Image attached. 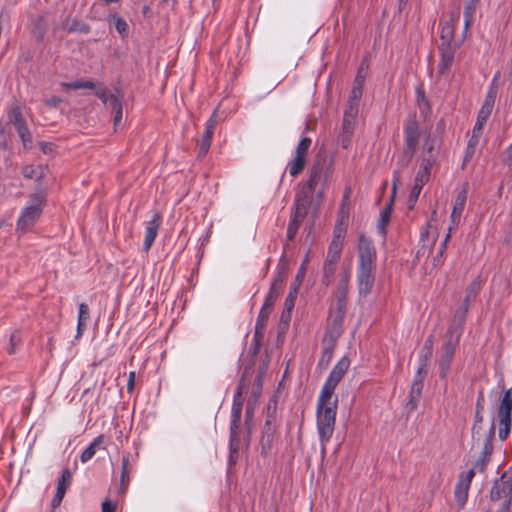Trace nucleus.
Returning a JSON list of instances; mask_svg holds the SVG:
<instances>
[{"instance_id":"obj_1","label":"nucleus","mask_w":512,"mask_h":512,"mask_svg":"<svg viewBox=\"0 0 512 512\" xmlns=\"http://www.w3.org/2000/svg\"><path fill=\"white\" fill-rule=\"evenodd\" d=\"M332 174L331 164H328L325 157L317 156L309 172V177L303 185L302 191L296 197L312 203L313 194L318 185L328 186Z\"/></svg>"},{"instance_id":"obj_2","label":"nucleus","mask_w":512,"mask_h":512,"mask_svg":"<svg viewBox=\"0 0 512 512\" xmlns=\"http://www.w3.org/2000/svg\"><path fill=\"white\" fill-rule=\"evenodd\" d=\"M491 502L503 499L500 507L495 512H511L512 504V467L503 472L499 479L495 480L490 492Z\"/></svg>"},{"instance_id":"obj_3","label":"nucleus","mask_w":512,"mask_h":512,"mask_svg":"<svg viewBox=\"0 0 512 512\" xmlns=\"http://www.w3.org/2000/svg\"><path fill=\"white\" fill-rule=\"evenodd\" d=\"M336 412L337 408L332 406H327L326 408L322 409L316 408L317 431L321 445L322 456H325L326 444L330 441L334 432Z\"/></svg>"},{"instance_id":"obj_4","label":"nucleus","mask_w":512,"mask_h":512,"mask_svg":"<svg viewBox=\"0 0 512 512\" xmlns=\"http://www.w3.org/2000/svg\"><path fill=\"white\" fill-rule=\"evenodd\" d=\"M44 203L45 198L43 194H32L17 220V229L22 232L30 229L41 216Z\"/></svg>"},{"instance_id":"obj_5","label":"nucleus","mask_w":512,"mask_h":512,"mask_svg":"<svg viewBox=\"0 0 512 512\" xmlns=\"http://www.w3.org/2000/svg\"><path fill=\"white\" fill-rule=\"evenodd\" d=\"M453 333H454V328L451 326V327H449L448 332H447L449 338L443 344L442 354H441L440 359L438 360V372H439V377L442 380L447 379V377L449 375L451 365H452L454 355H455L456 346H457L458 340H459L460 334H458L456 336V338L453 339Z\"/></svg>"},{"instance_id":"obj_6","label":"nucleus","mask_w":512,"mask_h":512,"mask_svg":"<svg viewBox=\"0 0 512 512\" xmlns=\"http://www.w3.org/2000/svg\"><path fill=\"white\" fill-rule=\"evenodd\" d=\"M404 133H405L406 151L403 155V159H402L401 163H402V166H407L408 163L411 161V159L417 149L418 141H419V137H420L418 122L414 115L409 116V118L406 120L405 127H404Z\"/></svg>"},{"instance_id":"obj_7","label":"nucleus","mask_w":512,"mask_h":512,"mask_svg":"<svg viewBox=\"0 0 512 512\" xmlns=\"http://www.w3.org/2000/svg\"><path fill=\"white\" fill-rule=\"evenodd\" d=\"M497 416L500 425L499 438L506 440L512 426V397H510L509 392H504L497 409Z\"/></svg>"},{"instance_id":"obj_8","label":"nucleus","mask_w":512,"mask_h":512,"mask_svg":"<svg viewBox=\"0 0 512 512\" xmlns=\"http://www.w3.org/2000/svg\"><path fill=\"white\" fill-rule=\"evenodd\" d=\"M311 203L307 202V200H302L298 197H295L294 205L292 208L290 221L287 228V240H294L299 227L307 216L308 209Z\"/></svg>"},{"instance_id":"obj_9","label":"nucleus","mask_w":512,"mask_h":512,"mask_svg":"<svg viewBox=\"0 0 512 512\" xmlns=\"http://www.w3.org/2000/svg\"><path fill=\"white\" fill-rule=\"evenodd\" d=\"M276 432V403L272 407L271 404H268L267 407V417L263 426L262 436H261V448L262 453H266L272 445L274 440V435Z\"/></svg>"},{"instance_id":"obj_10","label":"nucleus","mask_w":512,"mask_h":512,"mask_svg":"<svg viewBox=\"0 0 512 512\" xmlns=\"http://www.w3.org/2000/svg\"><path fill=\"white\" fill-rule=\"evenodd\" d=\"M242 404H236L234 402L231 414L230 423V440H229V451L230 460L232 461L233 456L237 455L240 449V436H239V422L241 417Z\"/></svg>"},{"instance_id":"obj_11","label":"nucleus","mask_w":512,"mask_h":512,"mask_svg":"<svg viewBox=\"0 0 512 512\" xmlns=\"http://www.w3.org/2000/svg\"><path fill=\"white\" fill-rule=\"evenodd\" d=\"M358 269H375L376 249L373 242L364 235L359 237Z\"/></svg>"},{"instance_id":"obj_12","label":"nucleus","mask_w":512,"mask_h":512,"mask_svg":"<svg viewBox=\"0 0 512 512\" xmlns=\"http://www.w3.org/2000/svg\"><path fill=\"white\" fill-rule=\"evenodd\" d=\"M495 436V425L494 423L491 424L487 435L485 437V441L483 444L482 451L477 458V460L474 463V469H477L480 473H484L486 470L487 465L489 464L491 460V455L493 452V439Z\"/></svg>"},{"instance_id":"obj_13","label":"nucleus","mask_w":512,"mask_h":512,"mask_svg":"<svg viewBox=\"0 0 512 512\" xmlns=\"http://www.w3.org/2000/svg\"><path fill=\"white\" fill-rule=\"evenodd\" d=\"M399 181H400L399 171L395 170L393 172V178H392V193H391V197H390L389 203L380 212V217H379L378 225H377L378 232L383 237L386 236V227H387V225H388V223L390 221L391 212H392V205H393V202H394V197H395V194H396V190H397V186H398Z\"/></svg>"},{"instance_id":"obj_14","label":"nucleus","mask_w":512,"mask_h":512,"mask_svg":"<svg viewBox=\"0 0 512 512\" xmlns=\"http://www.w3.org/2000/svg\"><path fill=\"white\" fill-rule=\"evenodd\" d=\"M459 46H460V43H454V44L445 43V44H440L438 46L440 61L438 64L437 71L440 75H445L451 68L452 63L454 61L455 53H456L457 49L459 48Z\"/></svg>"},{"instance_id":"obj_15","label":"nucleus","mask_w":512,"mask_h":512,"mask_svg":"<svg viewBox=\"0 0 512 512\" xmlns=\"http://www.w3.org/2000/svg\"><path fill=\"white\" fill-rule=\"evenodd\" d=\"M216 125V111L211 115L205 124V130L198 143L197 156L203 158L208 153Z\"/></svg>"},{"instance_id":"obj_16","label":"nucleus","mask_w":512,"mask_h":512,"mask_svg":"<svg viewBox=\"0 0 512 512\" xmlns=\"http://www.w3.org/2000/svg\"><path fill=\"white\" fill-rule=\"evenodd\" d=\"M71 483H72V474L68 468H65L62 470L61 476L58 479L56 493L51 501V506L53 508H56L61 504V502L66 494V491L70 487Z\"/></svg>"},{"instance_id":"obj_17","label":"nucleus","mask_w":512,"mask_h":512,"mask_svg":"<svg viewBox=\"0 0 512 512\" xmlns=\"http://www.w3.org/2000/svg\"><path fill=\"white\" fill-rule=\"evenodd\" d=\"M161 225V216L158 212L154 213L152 218L147 222L146 228H145V239L143 243V251L148 252L153 245L157 234L159 227Z\"/></svg>"},{"instance_id":"obj_18","label":"nucleus","mask_w":512,"mask_h":512,"mask_svg":"<svg viewBox=\"0 0 512 512\" xmlns=\"http://www.w3.org/2000/svg\"><path fill=\"white\" fill-rule=\"evenodd\" d=\"M468 183H464L462 189L458 192L453 209L451 212V222L454 226H458L461 220L462 213L465 208L467 193H468Z\"/></svg>"},{"instance_id":"obj_19","label":"nucleus","mask_w":512,"mask_h":512,"mask_svg":"<svg viewBox=\"0 0 512 512\" xmlns=\"http://www.w3.org/2000/svg\"><path fill=\"white\" fill-rule=\"evenodd\" d=\"M375 269H358L357 280L359 295L366 297L372 291L375 275Z\"/></svg>"},{"instance_id":"obj_20","label":"nucleus","mask_w":512,"mask_h":512,"mask_svg":"<svg viewBox=\"0 0 512 512\" xmlns=\"http://www.w3.org/2000/svg\"><path fill=\"white\" fill-rule=\"evenodd\" d=\"M460 12L456 11L451 13L448 21L444 23L440 31L441 44L449 43L454 44L458 43L454 39L455 25L459 22Z\"/></svg>"},{"instance_id":"obj_21","label":"nucleus","mask_w":512,"mask_h":512,"mask_svg":"<svg viewBox=\"0 0 512 512\" xmlns=\"http://www.w3.org/2000/svg\"><path fill=\"white\" fill-rule=\"evenodd\" d=\"M350 365V360L348 357L344 356L342 357L333 367L332 371L330 372L328 378L325 382L332 384L337 387L338 383L342 380L345 373L347 372Z\"/></svg>"},{"instance_id":"obj_22","label":"nucleus","mask_w":512,"mask_h":512,"mask_svg":"<svg viewBox=\"0 0 512 512\" xmlns=\"http://www.w3.org/2000/svg\"><path fill=\"white\" fill-rule=\"evenodd\" d=\"M335 388L336 386L332 384H329L327 382L324 383L317 400V408L322 409L326 408L327 406L337 408V397H335L334 400H332Z\"/></svg>"},{"instance_id":"obj_23","label":"nucleus","mask_w":512,"mask_h":512,"mask_svg":"<svg viewBox=\"0 0 512 512\" xmlns=\"http://www.w3.org/2000/svg\"><path fill=\"white\" fill-rule=\"evenodd\" d=\"M357 117H349L347 115H343L342 120V131L339 136L340 142L343 148H348L351 142V137L354 133L355 124Z\"/></svg>"},{"instance_id":"obj_24","label":"nucleus","mask_w":512,"mask_h":512,"mask_svg":"<svg viewBox=\"0 0 512 512\" xmlns=\"http://www.w3.org/2000/svg\"><path fill=\"white\" fill-rule=\"evenodd\" d=\"M429 178L426 177L425 171H418L415 177V183L412 187L408 198V208L411 210L414 208L418 197L422 191V188L426 182H428Z\"/></svg>"},{"instance_id":"obj_25","label":"nucleus","mask_w":512,"mask_h":512,"mask_svg":"<svg viewBox=\"0 0 512 512\" xmlns=\"http://www.w3.org/2000/svg\"><path fill=\"white\" fill-rule=\"evenodd\" d=\"M129 464H130V454L126 453L122 456V460H121V477H120V488H119L121 493H124L127 490L128 485H129V481H130Z\"/></svg>"},{"instance_id":"obj_26","label":"nucleus","mask_w":512,"mask_h":512,"mask_svg":"<svg viewBox=\"0 0 512 512\" xmlns=\"http://www.w3.org/2000/svg\"><path fill=\"white\" fill-rule=\"evenodd\" d=\"M422 390L423 388L411 385L408 401L405 405L407 413H411L417 409Z\"/></svg>"},{"instance_id":"obj_27","label":"nucleus","mask_w":512,"mask_h":512,"mask_svg":"<svg viewBox=\"0 0 512 512\" xmlns=\"http://www.w3.org/2000/svg\"><path fill=\"white\" fill-rule=\"evenodd\" d=\"M104 442V435H99L90 443V445L82 452L80 460L86 463L91 460L96 454L97 448Z\"/></svg>"},{"instance_id":"obj_28","label":"nucleus","mask_w":512,"mask_h":512,"mask_svg":"<svg viewBox=\"0 0 512 512\" xmlns=\"http://www.w3.org/2000/svg\"><path fill=\"white\" fill-rule=\"evenodd\" d=\"M62 28L69 33L79 32L83 34H87L90 32V26L85 22L78 21L76 19L69 22L68 20L62 23Z\"/></svg>"},{"instance_id":"obj_29","label":"nucleus","mask_w":512,"mask_h":512,"mask_svg":"<svg viewBox=\"0 0 512 512\" xmlns=\"http://www.w3.org/2000/svg\"><path fill=\"white\" fill-rule=\"evenodd\" d=\"M481 288L482 281L480 277H477L469 284V286L466 289V296L464 298V304L466 305L465 310H467L468 303L476 298Z\"/></svg>"},{"instance_id":"obj_30","label":"nucleus","mask_w":512,"mask_h":512,"mask_svg":"<svg viewBox=\"0 0 512 512\" xmlns=\"http://www.w3.org/2000/svg\"><path fill=\"white\" fill-rule=\"evenodd\" d=\"M46 31L47 22L43 16H39L33 21L32 34L37 39V41L41 42L44 39Z\"/></svg>"},{"instance_id":"obj_31","label":"nucleus","mask_w":512,"mask_h":512,"mask_svg":"<svg viewBox=\"0 0 512 512\" xmlns=\"http://www.w3.org/2000/svg\"><path fill=\"white\" fill-rule=\"evenodd\" d=\"M306 158L300 155H295L294 158L288 163L287 169L292 177H296L305 167Z\"/></svg>"},{"instance_id":"obj_32","label":"nucleus","mask_w":512,"mask_h":512,"mask_svg":"<svg viewBox=\"0 0 512 512\" xmlns=\"http://www.w3.org/2000/svg\"><path fill=\"white\" fill-rule=\"evenodd\" d=\"M464 7V29L465 31L473 22L474 13L476 10V4L478 1L476 0H465Z\"/></svg>"},{"instance_id":"obj_33","label":"nucleus","mask_w":512,"mask_h":512,"mask_svg":"<svg viewBox=\"0 0 512 512\" xmlns=\"http://www.w3.org/2000/svg\"><path fill=\"white\" fill-rule=\"evenodd\" d=\"M337 265L324 262L323 266V273H322V279L321 282L325 286H329L332 284L334 280V274L336 272Z\"/></svg>"},{"instance_id":"obj_34","label":"nucleus","mask_w":512,"mask_h":512,"mask_svg":"<svg viewBox=\"0 0 512 512\" xmlns=\"http://www.w3.org/2000/svg\"><path fill=\"white\" fill-rule=\"evenodd\" d=\"M298 294V285H292L290 287V291L285 299L284 306L285 309L288 311V319L291 318V312L295 305V300Z\"/></svg>"},{"instance_id":"obj_35","label":"nucleus","mask_w":512,"mask_h":512,"mask_svg":"<svg viewBox=\"0 0 512 512\" xmlns=\"http://www.w3.org/2000/svg\"><path fill=\"white\" fill-rule=\"evenodd\" d=\"M272 309L273 308H271V307H267V306L262 305V307H261V309L259 311L257 320H256V324H255L256 328H260V329L266 330L267 321H268L269 316H270V314L272 312Z\"/></svg>"},{"instance_id":"obj_36","label":"nucleus","mask_w":512,"mask_h":512,"mask_svg":"<svg viewBox=\"0 0 512 512\" xmlns=\"http://www.w3.org/2000/svg\"><path fill=\"white\" fill-rule=\"evenodd\" d=\"M334 348H335V343L332 342L327 347H325L323 349V351L321 353V357L318 362L319 367L326 368L329 365V363L333 357Z\"/></svg>"},{"instance_id":"obj_37","label":"nucleus","mask_w":512,"mask_h":512,"mask_svg":"<svg viewBox=\"0 0 512 512\" xmlns=\"http://www.w3.org/2000/svg\"><path fill=\"white\" fill-rule=\"evenodd\" d=\"M450 239V233H448L445 237V239L442 241L439 251L437 254L433 257L432 264L434 267H439L443 264L444 259V253L447 248V242Z\"/></svg>"},{"instance_id":"obj_38","label":"nucleus","mask_w":512,"mask_h":512,"mask_svg":"<svg viewBox=\"0 0 512 512\" xmlns=\"http://www.w3.org/2000/svg\"><path fill=\"white\" fill-rule=\"evenodd\" d=\"M111 18L114 21L117 32L121 35V37H126L128 35L129 28L127 22L117 14H113Z\"/></svg>"},{"instance_id":"obj_39","label":"nucleus","mask_w":512,"mask_h":512,"mask_svg":"<svg viewBox=\"0 0 512 512\" xmlns=\"http://www.w3.org/2000/svg\"><path fill=\"white\" fill-rule=\"evenodd\" d=\"M484 402H485L484 392L481 389L478 392L477 401H476V405H475L474 418H477V422H483Z\"/></svg>"},{"instance_id":"obj_40","label":"nucleus","mask_w":512,"mask_h":512,"mask_svg":"<svg viewBox=\"0 0 512 512\" xmlns=\"http://www.w3.org/2000/svg\"><path fill=\"white\" fill-rule=\"evenodd\" d=\"M16 130L22 140L24 148H30L32 144V136L27 125H21V127H18Z\"/></svg>"},{"instance_id":"obj_41","label":"nucleus","mask_w":512,"mask_h":512,"mask_svg":"<svg viewBox=\"0 0 512 512\" xmlns=\"http://www.w3.org/2000/svg\"><path fill=\"white\" fill-rule=\"evenodd\" d=\"M491 113L492 112L489 110L480 108L478 115H477V120H476V123H475L473 129L476 131L482 132L483 127H484L486 121L488 120V118L490 117Z\"/></svg>"},{"instance_id":"obj_42","label":"nucleus","mask_w":512,"mask_h":512,"mask_svg":"<svg viewBox=\"0 0 512 512\" xmlns=\"http://www.w3.org/2000/svg\"><path fill=\"white\" fill-rule=\"evenodd\" d=\"M9 118H10L11 122L13 123V125L15 126L16 129L18 127H21V125H25L26 124V122H25V120L23 118L21 109H20L19 106H15L11 110Z\"/></svg>"},{"instance_id":"obj_43","label":"nucleus","mask_w":512,"mask_h":512,"mask_svg":"<svg viewBox=\"0 0 512 512\" xmlns=\"http://www.w3.org/2000/svg\"><path fill=\"white\" fill-rule=\"evenodd\" d=\"M469 487L457 483L455 486V498L457 502L462 506L465 504L468 498Z\"/></svg>"},{"instance_id":"obj_44","label":"nucleus","mask_w":512,"mask_h":512,"mask_svg":"<svg viewBox=\"0 0 512 512\" xmlns=\"http://www.w3.org/2000/svg\"><path fill=\"white\" fill-rule=\"evenodd\" d=\"M115 92L116 93H113L111 95V97L109 98L108 103L106 104V106L111 107L112 110H116L118 107H122L123 106V104H122L123 95L121 94L120 88L116 87L115 88Z\"/></svg>"},{"instance_id":"obj_45","label":"nucleus","mask_w":512,"mask_h":512,"mask_svg":"<svg viewBox=\"0 0 512 512\" xmlns=\"http://www.w3.org/2000/svg\"><path fill=\"white\" fill-rule=\"evenodd\" d=\"M289 270L288 262L284 259V257H281L278 265H277V273L274 279H281L282 282H285L287 274Z\"/></svg>"},{"instance_id":"obj_46","label":"nucleus","mask_w":512,"mask_h":512,"mask_svg":"<svg viewBox=\"0 0 512 512\" xmlns=\"http://www.w3.org/2000/svg\"><path fill=\"white\" fill-rule=\"evenodd\" d=\"M311 144L312 140L309 137H303L296 147L295 155H300L306 158Z\"/></svg>"},{"instance_id":"obj_47","label":"nucleus","mask_w":512,"mask_h":512,"mask_svg":"<svg viewBox=\"0 0 512 512\" xmlns=\"http://www.w3.org/2000/svg\"><path fill=\"white\" fill-rule=\"evenodd\" d=\"M427 374H428V369L427 368H423L421 366H418L417 367V371H416L415 376H414V379H413V382H412V385L420 387V388H423L424 380H425Z\"/></svg>"},{"instance_id":"obj_48","label":"nucleus","mask_w":512,"mask_h":512,"mask_svg":"<svg viewBox=\"0 0 512 512\" xmlns=\"http://www.w3.org/2000/svg\"><path fill=\"white\" fill-rule=\"evenodd\" d=\"M264 336H265V330L255 327V332L253 335L254 354H257L259 352V350L262 346V343H263Z\"/></svg>"},{"instance_id":"obj_49","label":"nucleus","mask_w":512,"mask_h":512,"mask_svg":"<svg viewBox=\"0 0 512 512\" xmlns=\"http://www.w3.org/2000/svg\"><path fill=\"white\" fill-rule=\"evenodd\" d=\"M94 94L106 105L113 93L103 84H99Z\"/></svg>"},{"instance_id":"obj_50","label":"nucleus","mask_w":512,"mask_h":512,"mask_svg":"<svg viewBox=\"0 0 512 512\" xmlns=\"http://www.w3.org/2000/svg\"><path fill=\"white\" fill-rule=\"evenodd\" d=\"M432 355H433L432 352H430V351L426 352V350L421 349L420 353H419L418 366L428 369L429 362L432 358Z\"/></svg>"},{"instance_id":"obj_51","label":"nucleus","mask_w":512,"mask_h":512,"mask_svg":"<svg viewBox=\"0 0 512 512\" xmlns=\"http://www.w3.org/2000/svg\"><path fill=\"white\" fill-rule=\"evenodd\" d=\"M362 94H363L362 88L352 86L351 91L349 93L348 102L360 104Z\"/></svg>"},{"instance_id":"obj_52","label":"nucleus","mask_w":512,"mask_h":512,"mask_svg":"<svg viewBox=\"0 0 512 512\" xmlns=\"http://www.w3.org/2000/svg\"><path fill=\"white\" fill-rule=\"evenodd\" d=\"M474 476H475V469L472 468V469L468 470L465 474L460 475L458 483L470 488V484H471Z\"/></svg>"},{"instance_id":"obj_53","label":"nucleus","mask_w":512,"mask_h":512,"mask_svg":"<svg viewBox=\"0 0 512 512\" xmlns=\"http://www.w3.org/2000/svg\"><path fill=\"white\" fill-rule=\"evenodd\" d=\"M365 79H366V71L364 70V68L361 66L358 70V73L353 81V86H356V87H359V88H362L364 87V83H365Z\"/></svg>"},{"instance_id":"obj_54","label":"nucleus","mask_w":512,"mask_h":512,"mask_svg":"<svg viewBox=\"0 0 512 512\" xmlns=\"http://www.w3.org/2000/svg\"><path fill=\"white\" fill-rule=\"evenodd\" d=\"M90 317V310L86 303L79 305L78 321L87 322Z\"/></svg>"},{"instance_id":"obj_55","label":"nucleus","mask_w":512,"mask_h":512,"mask_svg":"<svg viewBox=\"0 0 512 512\" xmlns=\"http://www.w3.org/2000/svg\"><path fill=\"white\" fill-rule=\"evenodd\" d=\"M359 106L360 104L358 103H351L347 101L344 115H347L349 117H357L359 113Z\"/></svg>"},{"instance_id":"obj_56","label":"nucleus","mask_w":512,"mask_h":512,"mask_svg":"<svg viewBox=\"0 0 512 512\" xmlns=\"http://www.w3.org/2000/svg\"><path fill=\"white\" fill-rule=\"evenodd\" d=\"M347 300L335 299L330 311L346 314Z\"/></svg>"},{"instance_id":"obj_57","label":"nucleus","mask_w":512,"mask_h":512,"mask_svg":"<svg viewBox=\"0 0 512 512\" xmlns=\"http://www.w3.org/2000/svg\"><path fill=\"white\" fill-rule=\"evenodd\" d=\"M279 295H280L279 293L274 292V291L269 289V291H268V293H267V295H266V297L264 299L263 305L267 306V307L273 308V306H274L277 298L279 297Z\"/></svg>"},{"instance_id":"obj_58","label":"nucleus","mask_w":512,"mask_h":512,"mask_svg":"<svg viewBox=\"0 0 512 512\" xmlns=\"http://www.w3.org/2000/svg\"><path fill=\"white\" fill-rule=\"evenodd\" d=\"M348 285L339 284L337 285V289L335 292V299L347 300L348 294Z\"/></svg>"},{"instance_id":"obj_59","label":"nucleus","mask_w":512,"mask_h":512,"mask_svg":"<svg viewBox=\"0 0 512 512\" xmlns=\"http://www.w3.org/2000/svg\"><path fill=\"white\" fill-rule=\"evenodd\" d=\"M344 317V313L330 311V319L335 327H340L342 325Z\"/></svg>"},{"instance_id":"obj_60","label":"nucleus","mask_w":512,"mask_h":512,"mask_svg":"<svg viewBox=\"0 0 512 512\" xmlns=\"http://www.w3.org/2000/svg\"><path fill=\"white\" fill-rule=\"evenodd\" d=\"M481 134L482 132L481 131H476L473 129L472 131V135L468 141V144L467 146L471 147V148H475L476 149V146L478 145L479 143V140H480V137H481Z\"/></svg>"},{"instance_id":"obj_61","label":"nucleus","mask_w":512,"mask_h":512,"mask_svg":"<svg viewBox=\"0 0 512 512\" xmlns=\"http://www.w3.org/2000/svg\"><path fill=\"white\" fill-rule=\"evenodd\" d=\"M482 430V422H477V418H474V423L471 429L473 441L479 440V434Z\"/></svg>"},{"instance_id":"obj_62","label":"nucleus","mask_w":512,"mask_h":512,"mask_svg":"<svg viewBox=\"0 0 512 512\" xmlns=\"http://www.w3.org/2000/svg\"><path fill=\"white\" fill-rule=\"evenodd\" d=\"M37 168L34 165H26L22 169V174L27 179H32L36 176Z\"/></svg>"},{"instance_id":"obj_63","label":"nucleus","mask_w":512,"mask_h":512,"mask_svg":"<svg viewBox=\"0 0 512 512\" xmlns=\"http://www.w3.org/2000/svg\"><path fill=\"white\" fill-rule=\"evenodd\" d=\"M329 252L341 254L342 240L333 239L328 247Z\"/></svg>"},{"instance_id":"obj_64","label":"nucleus","mask_w":512,"mask_h":512,"mask_svg":"<svg viewBox=\"0 0 512 512\" xmlns=\"http://www.w3.org/2000/svg\"><path fill=\"white\" fill-rule=\"evenodd\" d=\"M61 86L67 90H77L82 89V80H76L73 82H63Z\"/></svg>"}]
</instances>
